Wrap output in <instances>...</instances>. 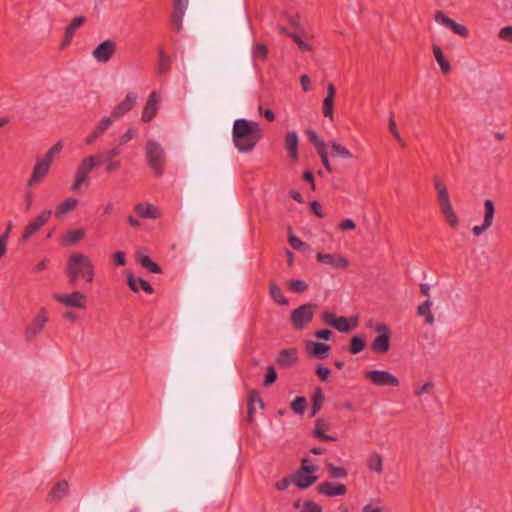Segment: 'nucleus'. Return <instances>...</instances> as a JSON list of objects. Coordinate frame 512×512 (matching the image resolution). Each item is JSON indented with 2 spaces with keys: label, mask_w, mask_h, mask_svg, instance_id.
Wrapping results in <instances>:
<instances>
[{
  "label": "nucleus",
  "mask_w": 512,
  "mask_h": 512,
  "mask_svg": "<svg viewBox=\"0 0 512 512\" xmlns=\"http://www.w3.org/2000/svg\"><path fill=\"white\" fill-rule=\"evenodd\" d=\"M262 137L263 131L258 122L244 118L234 121L232 140L240 153L251 152Z\"/></svg>",
  "instance_id": "1"
},
{
  "label": "nucleus",
  "mask_w": 512,
  "mask_h": 512,
  "mask_svg": "<svg viewBox=\"0 0 512 512\" xmlns=\"http://www.w3.org/2000/svg\"><path fill=\"white\" fill-rule=\"evenodd\" d=\"M65 273L70 285L82 279L91 283L95 277V269L91 259L80 252L72 253L66 261Z\"/></svg>",
  "instance_id": "2"
},
{
  "label": "nucleus",
  "mask_w": 512,
  "mask_h": 512,
  "mask_svg": "<svg viewBox=\"0 0 512 512\" xmlns=\"http://www.w3.org/2000/svg\"><path fill=\"white\" fill-rule=\"evenodd\" d=\"M146 160L149 167L156 176H161L164 172L166 157L162 146L154 141L148 140L146 143Z\"/></svg>",
  "instance_id": "3"
},
{
  "label": "nucleus",
  "mask_w": 512,
  "mask_h": 512,
  "mask_svg": "<svg viewBox=\"0 0 512 512\" xmlns=\"http://www.w3.org/2000/svg\"><path fill=\"white\" fill-rule=\"evenodd\" d=\"M317 305L314 303H306L291 312V323L296 330L306 328L313 320Z\"/></svg>",
  "instance_id": "4"
},
{
  "label": "nucleus",
  "mask_w": 512,
  "mask_h": 512,
  "mask_svg": "<svg viewBox=\"0 0 512 512\" xmlns=\"http://www.w3.org/2000/svg\"><path fill=\"white\" fill-rule=\"evenodd\" d=\"M98 165L99 162H97V157L95 156H87L83 158L75 172V178L71 185V190L73 192H78L82 184L89 180V173Z\"/></svg>",
  "instance_id": "5"
},
{
  "label": "nucleus",
  "mask_w": 512,
  "mask_h": 512,
  "mask_svg": "<svg viewBox=\"0 0 512 512\" xmlns=\"http://www.w3.org/2000/svg\"><path fill=\"white\" fill-rule=\"evenodd\" d=\"M364 378L369 380L375 386L379 387H397L400 384L399 379L386 370L366 371L364 373Z\"/></svg>",
  "instance_id": "6"
},
{
  "label": "nucleus",
  "mask_w": 512,
  "mask_h": 512,
  "mask_svg": "<svg viewBox=\"0 0 512 512\" xmlns=\"http://www.w3.org/2000/svg\"><path fill=\"white\" fill-rule=\"evenodd\" d=\"M374 329L379 335L372 341L371 349L379 354L386 353L390 348L391 331L384 323H378Z\"/></svg>",
  "instance_id": "7"
},
{
  "label": "nucleus",
  "mask_w": 512,
  "mask_h": 512,
  "mask_svg": "<svg viewBox=\"0 0 512 512\" xmlns=\"http://www.w3.org/2000/svg\"><path fill=\"white\" fill-rule=\"evenodd\" d=\"M321 319L326 325L344 333L352 331L357 326V321L351 325L346 317H337L333 312L329 311H324L321 314Z\"/></svg>",
  "instance_id": "8"
},
{
  "label": "nucleus",
  "mask_w": 512,
  "mask_h": 512,
  "mask_svg": "<svg viewBox=\"0 0 512 512\" xmlns=\"http://www.w3.org/2000/svg\"><path fill=\"white\" fill-rule=\"evenodd\" d=\"M48 321L49 316L47 310L45 308L39 309L38 313L25 330V338L28 341H31L36 335H38L43 330Z\"/></svg>",
  "instance_id": "9"
},
{
  "label": "nucleus",
  "mask_w": 512,
  "mask_h": 512,
  "mask_svg": "<svg viewBox=\"0 0 512 512\" xmlns=\"http://www.w3.org/2000/svg\"><path fill=\"white\" fill-rule=\"evenodd\" d=\"M51 215L52 212L50 210H43L36 218L29 221L23 231L22 241H27L37 233L49 221Z\"/></svg>",
  "instance_id": "10"
},
{
  "label": "nucleus",
  "mask_w": 512,
  "mask_h": 512,
  "mask_svg": "<svg viewBox=\"0 0 512 512\" xmlns=\"http://www.w3.org/2000/svg\"><path fill=\"white\" fill-rule=\"evenodd\" d=\"M53 298L66 307L84 309L86 297L80 291H73L69 294L55 293Z\"/></svg>",
  "instance_id": "11"
},
{
  "label": "nucleus",
  "mask_w": 512,
  "mask_h": 512,
  "mask_svg": "<svg viewBox=\"0 0 512 512\" xmlns=\"http://www.w3.org/2000/svg\"><path fill=\"white\" fill-rule=\"evenodd\" d=\"M116 42L105 40L100 43L92 52L94 59L99 63H107L116 52Z\"/></svg>",
  "instance_id": "12"
},
{
  "label": "nucleus",
  "mask_w": 512,
  "mask_h": 512,
  "mask_svg": "<svg viewBox=\"0 0 512 512\" xmlns=\"http://www.w3.org/2000/svg\"><path fill=\"white\" fill-rule=\"evenodd\" d=\"M318 467L300 468L294 475V483L300 489L312 486L318 479L315 475Z\"/></svg>",
  "instance_id": "13"
},
{
  "label": "nucleus",
  "mask_w": 512,
  "mask_h": 512,
  "mask_svg": "<svg viewBox=\"0 0 512 512\" xmlns=\"http://www.w3.org/2000/svg\"><path fill=\"white\" fill-rule=\"evenodd\" d=\"M435 21L451 29L454 33L460 35L461 37L466 38L469 35V30L467 27L456 23L453 19L446 16L442 11H437L435 13Z\"/></svg>",
  "instance_id": "14"
},
{
  "label": "nucleus",
  "mask_w": 512,
  "mask_h": 512,
  "mask_svg": "<svg viewBox=\"0 0 512 512\" xmlns=\"http://www.w3.org/2000/svg\"><path fill=\"white\" fill-rule=\"evenodd\" d=\"M173 13L171 17L172 27L176 32L182 29V21L188 7L189 0H172Z\"/></svg>",
  "instance_id": "15"
},
{
  "label": "nucleus",
  "mask_w": 512,
  "mask_h": 512,
  "mask_svg": "<svg viewBox=\"0 0 512 512\" xmlns=\"http://www.w3.org/2000/svg\"><path fill=\"white\" fill-rule=\"evenodd\" d=\"M120 153L121 150L118 147H115L106 151L105 153L96 155L95 157H97V162H99V165L101 163L106 164L105 170L106 172L110 173L117 170L120 167V162L117 160L114 161V157L120 155Z\"/></svg>",
  "instance_id": "16"
},
{
  "label": "nucleus",
  "mask_w": 512,
  "mask_h": 512,
  "mask_svg": "<svg viewBox=\"0 0 512 512\" xmlns=\"http://www.w3.org/2000/svg\"><path fill=\"white\" fill-rule=\"evenodd\" d=\"M318 493L321 495L336 497L347 493V487L344 484L325 481L318 485Z\"/></svg>",
  "instance_id": "17"
},
{
  "label": "nucleus",
  "mask_w": 512,
  "mask_h": 512,
  "mask_svg": "<svg viewBox=\"0 0 512 512\" xmlns=\"http://www.w3.org/2000/svg\"><path fill=\"white\" fill-rule=\"evenodd\" d=\"M298 350L296 348L283 349L276 358V364L281 368H291L298 361Z\"/></svg>",
  "instance_id": "18"
},
{
  "label": "nucleus",
  "mask_w": 512,
  "mask_h": 512,
  "mask_svg": "<svg viewBox=\"0 0 512 512\" xmlns=\"http://www.w3.org/2000/svg\"><path fill=\"white\" fill-rule=\"evenodd\" d=\"M137 101V94L134 92L127 93L124 100H122L112 111L111 116L114 119L122 117L124 114L129 112Z\"/></svg>",
  "instance_id": "19"
},
{
  "label": "nucleus",
  "mask_w": 512,
  "mask_h": 512,
  "mask_svg": "<svg viewBox=\"0 0 512 512\" xmlns=\"http://www.w3.org/2000/svg\"><path fill=\"white\" fill-rule=\"evenodd\" d=\"M114 118L112 116L110 117H103L99 123L96 125L94 130L86 137V144L91 145L93 144L100 136H102L114 123Z\"/></svg>",
  "instance_id": "20"
},
{
  "label": "nucleus",
  "mask_w": 512,
  "mask_h": 512,
  "mask_svg": "<svg viewBox=\"0 0 512 512\" xmlns=\"http://www.w3.org/2000/svg\"><path fill=\"white\" fill-rule=\"evenodd\" d=\"M159 96L158 94L153 91L146 102V105L142 112V121L144 122H150L156 115L158 109H159Z\"/></svg>",
  "instance_id": "21"
},
{
  "label": "nucleus",
  "mask_w": 512,
  "mask_h": 512,
  "mask_svg": "<svg viewBox=\"0 0 512 512\" xmlns=\"http://www.w3.org/2000/svg\"><path fill=\"white\" fill-rule=\"evenodd\" d=\"M317 260L320 263L332 266L334 268H346L349 261L339 254L317 253Z\"/></svg>",
  "instance_id": "22"
},
{
  "label": "nucleus",
  "mask_w": 512,
  "mask_h": 512,
  "mask_svg": "<svg viewBox=\"0 0 512 512\" xmlns=\"http://www.w3.org/2000/svg\"><path fill=\"white\" fill-rule=\"evenodd\" d=\"M49 164L46 163L43 160L38 161L33 168L32 174L30 178L28 179L27 185L29 187H32L36 184H38L48 173L49 171Z\"/></svg>",
  "instance_id": "23"
},
{
  "label": "nucleus",
  "mask_w": 512,
  "mask_h": 512,
  "mask_svg": "<svg viewBox=\"0 0 512 512\" xmlns=\"http://www.w3.org/2000/svg\"><path fill=\"white\" fill-rule=\"evenodd\" d=\"M127 284L133 292H138L141 288L147 294H152L154 289L151 284L143 278H136L132 273L127 274Z\"/></svg>",
  "instance_id": "24"
},
{
  "label": "nucleus",
  "mask_w": 512,
  "mask_h": 512,
  "mask_svg": "<svg viewBox=\"0 0 512 512\" xmlns=\"http://www.w3.org/2000/svg\"><path fill=\"white\" fill-rule=\"evenodd\" d=\"M69 491L68 482L65 480L59 481L56 485L53 486L51 491L47 495L48 502L59 501L63 499Z\"/></svg>",
  "instance_id": "25"
},
{
  "label": "nucleus",
  "mask_w": 512,
  "mask_h": 512,
  "mask_svg": "<svg viewBox=\"0 0 512 512\" xmlns=\"http://www.w3.org/2000/svg\"><path fill=\"white\" fill-rule=\"evenodd\" d=\"M298 144V134L295 131L287 132L285 135V148L293 160L298 158Z\"/></svg>",
  "instance_id": "26"
},
{
  "label": "nucleus",
  "mask_w": 512,
  "mask_h": 512,
  "mask_svg": "<svg viewBox=\"0 0 512 512\" xmlns=\"http://www.w3.org/2000/svg\"><path fill=\"white\" fill-rule=\"evenodd\" d=\"M256 406H259L260 409H263L264 403L261 400L259 393L255 390H252L249 393L247 400V416L249 421H253L254 419V412Z\"/></svg>",
  "instance_id": "27"
},
{
  "label": "nucleus",
  "mask_w": 512,
  "mask_h": 512,
  "mask_svg": "<svg viewBox=\"0 0 512 512\" xmlns=\"http://www.w3.org/2000/svg\"><path fill=\"white\" fill-rule=\"evenodd\" d=\"M442 214L445 217L447 223L455 228L458 226L459 220L456 212L454 211L452 204L450 201L443 202L439 204Z\"/></svg>",
  "instance_id": "28"
},
{
  "label": "nucleus",
  "mask_w": 512,
  "mask_h": 512,
  "mask_svg": "<svg viewBox=\"0 0 512 512\" xmlns=\"http://www.w3.org/2000/svg\"><path fill=\"white\" fill-rule=\"evenodd\" d=\"M329 428V423L326 422L324 419L319 418L316 420L315 428L313 431V434L316 438H318L321 441H335L336 438L330 435L325 434V431Z\"/></svg>",
  "instance_id": "29"
},
{
  "label": "nucleus",
  "mask_w": 512,
  "mask_h": 512,
  "mask_svg": "<svg viewBox=\"0 0 512 512\" xmlns=\"http://www.w3.org/2000/svg\"><path fill=\"white\" fill-rule=\"evenodd\" d=\"M134 210L142 218L156 219L160 216V212L151 204L139 203Z\"/></svg>",
  "instance_id": "30"
},
{
  "label": "nucleus",
  "mask_w": 512,
  "mask_h": 512,
  "mask_svg": "<svg viewBox=\"0 0 512 512\" xmlns=\"http://www.w3.org/2000/svg\"><path fill=\"white\" fill-rule=\"evenodd\" d=\"M85 230L82 228L75 230H68L62 238L64 246H73L80 242L85 237Z\"/></svg>",
  "instance_id": "31"
},
{
  "label": "nucleus",
  "mask_w": 512,
  "mask_h": 512,
  "mask_svg": "<svg viewBox=\"0 0 512 512\" xmlns=\"http://www.w3.org/2000/svg\"><path fill=\"white\" fill-rule=\"evenodd\" d=\"M78 205V200L76 198H67L62 203H60L55 209V216L58 218L63 217L65 214L73 211Z\"/></svg>",
  "instance_id": "32"
},
{
  "label": "nucleus",
  "mask_w": 512,
  "mask_h": 512,
  "mask_svg": "<svg viewBox=\"0 0 512 512\" xmlns=\"http://www.w3.org/2000/svg\"><path fill=\"white\" fill-rule=\"evenodd\" d=\"M432 301L427 299L417 308V315L425 318V323L428 325H433L435 322L434 316L431 312Z\"/></svg>",
  "instance_id": "33"
},
{
  "label": "nucleus",
  "mask_w": 512,
  "mask_h": 512,
  "mask_svg": "<svg viewBox=\"0 0 512 512\" xmlns=\"http://www.w3.org/2000/svg\"><path fill=\"white\" fill-rule=\"evenodd\" d=\"M368 469L371 471H374L378 474H381L383 472V459L381 455L378 452H372L367 457L366 461Z\"/></svg>",
  "instance_id": "34"
},
{
  "label": "nucleus",
  "mask_w": 512,
  "mask_h": 512,
  "mask_svg": "<svg viewBox=\"0 0 512 512\" xmlns=\"http://www.w3.org/2000/svg\"><path fill=\"white\" fill-rule=\"evenodd\" d=\"M85 22V18L83 16H78L72 19L70 24L66 27L65 30V43H69L74 36L76 30L83 25Z\"/></svg>",
  "instance_id": "35"
},
{
  "label": "nucleus",
  "mask_w": 512,
  "mask_h": 512,
  "mask_svg": "<svg viewBox=\"0 0 512 512\" xmlns=\"http://www.w3.org/2000/svg\"><path fill=\"white\" fill-rule=\"evenodd\" d=\"M308 347H311V353L318 359H326L329 355L330 346L325 343L311 342Z\"/></svg>",
  "instance_id": "36"
},
{
  "label": "nucleus",
  "mask_w": 512,
  "mask_h": 512,
  "mask_svg": "<svg viewBox=\"0 0 512 512\" xmlns=\"http://www.w3.org/2000/svg\"><path fill=\"white\" fill-rule=\"evenodd\" d=\"M433 54L442 72L445 74L449 73L451 70V65L449 61L444 57V54L439 46H433Z\"/></svg>",
  "instance_id": "37"
},
{
  "label": "nucleus",
  "mask_w": 512,
  "mask_h": 512,
  "mask_svg": "<svg viewBox=\"0 0 512 512\" xmlns=\"http://www.w3.org/2000/svg\"><path fill=\"white\" fill-rule=\"evenodd\" d=\"M324 402V394L320 388H316L312 397L311 417H314L320 411Z\"/></svg>",
  "instance_id": "38"
},
{
  "label": "nucleus",
  "mask_w": 512,
  "mask_h": 512,
  "mask_svg": "<svg viewBox=\"0 0 512 512\" xmlns=\"http://www.w3.org/2000/svg\"><path fill=\"white\" fill-rule=\"evenodd\" d=\"M331 148V156L332 157H340L344 159L352 158L351 152L344 146L332 141L329 143Z\"/></svg>",
  "instance_id": "39"
},
{
  "label": "nucleus",
  "mask_w": 512,
  "mask_h": 512,
  "mask_svg": "<svg viewBox=\"0 0 512 512\" xmlns=\"http://www.w3.org/2000/svg\"><path fill=\"white\" fill-rule=\"evenodd\" d=\"M269 293H270L271 298L278 304H280V305L288 304L287 298L283 295L280 287L277 286L275 283H270Z\"/></svg>",
  "instance_id": "40"
},
{
  "label": "nucleus",
  "mask_w": 512,
  "mask_h": 512,
  "mask_svg": "<svg viewBox=\"0 0 512 512\" xmlns=\"http://www.w3.org/2000/svg\"><path fill=\"white\" fill-rule=\"evenodd\" d=\"M434 182H435V189H436L437 194H438L439 204L443 203V202L450 201L447 188L444 185V183L441 181V179L439 177L435 176L434 177Z\"/></svg>",
  "instance_id": "41"
},
{
  "label": "nucleus",
  "mask_w": 512,
  "mask_h": 512,
  "mask_svg": "<svg viewBox=\"0 0 512 512\" xmlns=\"http://www.w3.org/2000/svg\"><path fill=\"white\" fill-rule=\"evenodd\" d=\"M138 262L142 267L146 268L148 271L152 273H161V267L147 255H140L138 257Z\"/></svg>",
  "instance_id": "42"
},
{
  "label": "nucleus",
  "mask_w": 512,
  "mask_h": 512,
  "mask_svg": "<svg viewBox=\"0 0 512 512\" xmlns=\"http://www.w3.org/2000/svg\"><path fill=\"white\" fill-rule=\"evenodd\" d=\"M326 467L328 469L330 476L334 479H343L346 478L348 475V471L345 468L336 466L329 461L326 462Z\"/></svg>",
  "instance_id": "43"
},
{
  "label": "nucleus",
  "mask_w": 512,
  "mask_h": 512,
  "mask_svg": "<svg viewBox=\"0 0 512 512\" xmlns=\"http://www.w3.org/2000/svg\"><path fill=\"white\" fill-rule=\"evenodd\" d=\"M484 209H485V214H484L483 223H485L486 225L491 227V225L493 223L494 213H495L494 203L491 199H486L484 201Z\"/></svg>",
  "instance_id": "44"
},
{
  "label": "nucleus",
  "mask_w": 512,
  "mask_h": 512,
  "mask_svg": "<svg viewBox=\"0 0 512 512\" xmlns=\"http://www.w3.org/2000/svg\"><path fill=\"white\" fill-rule=\"evenodd\" d=\"M306 134L308 136L309 141L314 145L317 152L327 148L326 143L319 138V136L314 130L308 129L306 131Z\"/></svg>",
  "instance_id": "45"
},
{
  "label": "nucleus",
  "mask_w": 512,
  "mask_h": 512,
  "mask_svg": "<svg viewBox=\"0 0 512 512\" xmlns=\"http://www.w3.org/2000/svg\"><path fill=\"white\" fill-rule=\"evenodd\" d=\"M366 347L365 340L360 336H354L350 341V352L352 354H358L362 352Z\"/></svg>",
  "instance_id": "46"
},
{
  "label": "nucleus",
  "mask_w": 512,
  "mask_h": 512,
  "mask_svg": "<svg viewBox=\"0 0 512 512\" xmlns=\"http://www.w3.org/2000/svg\"><path fill=\"white\" fill-rule=\"evenodd\" d=\"M307 407V401L306 398L303 396H297L291 403V409L296 414H304Z\"/></svg>",
  "instance_id": "47"
},
{
  "label": "nucleus",
  "mask_w": 512,
  "mask_h": 512,
  "mask_svg": "<svg viewBox=\"0 0 512 512\" xmlns=\"http://www.w3.org/2000/svg\"><path fill=\"white\" fill-rule=\"evenodd\" d=\"M288 288L294 293H302L308 288L304 280L295 279L288 282Z\"/></svg>",
  "instance_id": "48"
},
{
  "label": "nucleus",
  "mask_w": 512,
  "mask_h": 512,
  "mask_svg": "<svg viewBox=\"0 0 512 512\" xmlns=\"http://www.w3.org/2000/svg\"><path fill=\"white\" fill-rule=\"evenodd\" d=\"M170 59L162 52L159 55L158 72L159 74H167L170 71Z\"/></svg>",
  "instance_id": "49"
},
{
  "label": "nucleus",
  "mask_w": 512,
  "mask_h": 512,
  "mask_svg": "<svg viewBox=\"0 0 512 512\" xmlns=\"http://www.w3.org/2000/svg\"><path fill=\"white\" fill-rule=\"evenodd\" d=\"M323 114L324 116L330 118L331 121L334 120V100L324 98Z\"/></svg>",
  "instance_id": "50"
},
{
  "label": "nucleus",
  "mask_w": 512,
  "mask_h": 512,
  "mask_svg": "<svg viewBox=\"0 0 512 512\" xmlns=\"http://www.w3.org/2000/svg\"><path fill=\"white\" fill-rule=\"evenodd\" d=\"M288 36H290L293 39V41L297 44L300 51L308 52L312 50V47L308 43L304 42L298 34L289 33Z\"/></svg>",
  "instance_id": "51"
},
{
  "label": "nucleus",
  "mask_w": 512,
  "mask_h": 512,
  "mask_svg": "<svg viewBox=\"0 0 512 512\" xmlns=\"http://www.w3.org/2000/svg\"><path fill=\"white\" fill-rule=\"evenodd\" d=\"M301 512H322V507L311 500H306L301 508Z\"/></svg>",
  "instance_id": "52"
},
{
  "label": "nucleus",
  "mask_w": 512,
  "mask_h": 512,
  "mask_svg": "<svg viewBox=\"0 0 512 512\" xmlns=\"http://www.w3.org/2000/svg\"><path fill=\"white\" fill-rule=\"evenodd\" d=\"M268 49L264 44H257L253 48V57L256 59L264 60L267 57Z\"/></svg>",
  "instance_id": "53"
},
{
  "label": "nucleus",
  "mask_w": 512,
  "mask_h": 512,
  "mask_svg": "<svg viewBox=\"0 0 512 512\" xmlns=\"http://www.w3.org/2000/svg\"><path fill=\"white\" fill-rule=\"evenodd\" d=\"M277 379V373L273 366H269L266 371L265 379H264V386H270L272 385Z\"/></svg>",
  "instance_id": "54"
},
{
  "label": "nucleus",
  "mask_w": 512,
  "mask_h": 512,
  "mask_svg": "<svg viewBox=\"0 0 512 512\" xmlns=\"http://www.w3.org/2000/svg\"><path fill=\"white\" fill-rule=\"evenodd\" d=\"M318 155L320 156L321 158V161H322V164L325 168V170L328 172V173H332L333 172V169H332V166L330 164V161H329V157H328V152H327V148L317 152Z\"/></svg>",
  "instance_id": "55"
},
{
  "label": "nucleus",
  "mask_w": 512,
  "mask_h": 512,
  "mask_svg": "<svg viewBox=\"0 0 512 512\" xmlns=\"http://www.w3.org/2000/svg\"><path fill=\"white\" fill-rule=\"evenodd\" d=\"M316 373L321 381H327L329 378L331 371L329 368L325 367L323 364L319 363L316 367Z\"/></svg>",
  "instance_id": "56"
},
{
  "label": "nucleus",
  "mask_w": 512,
  "mask_h": 512,
  "mask_svg": "<svg viewBox=\"0 0 512 512\" xmlns=\"http://www.w3.org/2000/svg\"><path fill=\"white\" fill-rule=\"evenodd\" d=\"M137 136L134 128H129L119 139V145H124Z\"/></svg>",
  "instance_id": "57"
},
{
  "label": "nucleus",
  "mask_w": 512,
  "mask_h": 512,
  "mask_svg": "<svg viewBox=\"0 0 512 512\" xmlns=\"http://www.w3.org/2000/svg\"><path fill=\"white\" fill-rule=\"evenodd\" d=\"M498 36L500 39L512 43V26L502 28Z\"/></svg>",
  "instance_id": "58"
},
{
  "label": "nucleus",
  "mask_w": 512,
  "mask_h": 512,
  "mask_svg": "<svg viewBox=\"0 0 512 512\" xmlns=\"http://www.w3.org/2000/svg\"><path fill=\"white\" fill-rule=\"evenodd\" d=\"M432 388H433V383L431 381H429V382L425 383L424 385H422L421 387H418L415 390V395L417 397H420L425 393H430Z\"/></svg>",
  "instance_id": "59"
},
{
  "label": "nucleus",
  "mask_w": 512,
  "mask_h": 512,
  "mask_svg": "<svg viewBox=\"0 0 512 512\" xmlns=\"http://www.w3.org/2000/svg\"><path fill=\"white\" fill-rule=\"evenodd\" d=\"M389 130L393 134V136L396 140H400V133L397 129L396 122L394 120V116L392 113H391L390 119H389Z\"/></svg>",
  "instance_id": "60"
},
{
  "label": "nucleus",
  "mask_w": 512,
  "mask_h": 512,
  "mask_svg": "<svg viewBox=\"0 0 512 512\" xmlns=\"http://www.w3.org/2000/svg\"><path fill=\"white\" fill-rule=\"evenodd\" d=\"M113 260L117 266H124L126 264L125 254L121 251L114 253Z\"/></svg>",
  "instance_id": "61"
},
{
  "label": "nucleus",
  "mask_w": 512,
  "mask_h": 512,
  "mask_svg": "<svg viewBox=\"0 0 512 512\" xmlns=\"http://www.w3.org/2000/svg\"><path fill=\"white\" fill-rule=\"evenodd\" d=\"M289 243L294 249H300L305 245V243L301 241L300 238L294 235L289 237Z\"/></svg>",
  "instance_id": "62"
},
{
  "label": "nucleus",
  "mask_w": 512,
  "mask_h": 512,
  "mask_svg": "<svg viewBox=\"0 0 512 512\" xmlns=\"http://www.w3.org/2000/svg\"><path fill=\"white\" fill-rule=\"evenodd\" d=\"M355 227L356 225L352 219H345L339 224L341 230H354Z\"/></svg>",
  "instance_id": "63"
},
{
  "label": "nucleus",
  "mask_w": 512,
  "mask_h": 512,
  "mask_svg": "<svg viewBox=\"0 0 512 512\" xmlns=\"http://www.w3.org/2000/svg\"><path fill=\"white\" fill-rule=\"evenodd\" d=\"M311 210L315 215H317L320 218L324 217V214L322 212L321 204L318 201H312L311 202Z\"/></svg>",
  "instance_id": "64"
}]
</instances>
